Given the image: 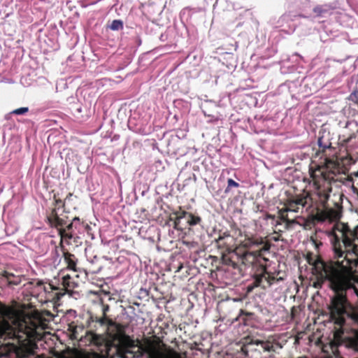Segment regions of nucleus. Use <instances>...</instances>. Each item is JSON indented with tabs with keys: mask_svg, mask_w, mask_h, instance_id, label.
<instances>
[{
	"mask_svg": "<svg viewBox=\"0 0 358 358\" xmlns=\"http://www.w3.org/2000/svg\"><path fill=\"white\" fill-rule=\"evenodd\" d=\"M349 346L358 351V331L354 334V336L349 341Z\"/></svg>",
	"mask_w": 358,
	"mask_h": 358,
	"instance_id": "8",
	"label": "nucleus"
},
{
	"mask_svg": "<svg viewBox=\"0 0 358 358\" xmlns=\"http://www.w3.org/2000/svg\"><path fill=\"white\" fill-rule=\"evenodd\" d=\"M28 110L29 108L27 107H21L13 110L12 113L15 115H22L26 113Z\"/></svg>",
	"mask_w": 358,
	"mask_h": 358,
	"instance_id": "12",
	"label": "nucleus"
},
{
	"mask_svg": "<svg viewBox=\"0 0 358 358\" xmlns=\"http://www.w3.org/2000/svg\"><path fill=\"white\" fill-rule=\"evenodd\" d=\"M318 143L320 145H321V139L320 138L318 140Z\"/></svg>",
	"mask_w": 358,
	"mask_h": 358,
	"instance_id": "20",
	"label": "nucleus"
},
{
	"mask_svg": "<svg viewBox=\"0 0 358 358\" xmlns=\"http://www.w3.org/2000/svg\"><path fill=\"white\" fill-rule=\"evenodd\" d=\"M299 210V207L298 206H296V203L291 201L289 202L284 208V211L289 213V212H294L296 213Z\"/></svg>",
	"mask_w": 358,
	"mask_h": 358,
	"instance_id": "9",
	"label": "nucleus"
},
{
	"mask_svg": "<svg viewBox=\"0 0 358 358\" xmlns=\"http://www.w3.org/2000/svg\"><path fill=\"white\" fill-rule=\"evenodd\" d=\"M349 100L358 104V92H352L349 96Z\"/></svg>",
	"mask_w": 358,
	"mask_h": 358,
	"instance_id": "14",
	"label": "nucleus"
},
{
	"mask_svg": "<svg viewBox=\"0 0 358 358\" xmlns=\"http://www.w3.org/2000/svg\"><path fill=\"white\" fill-rule=\"evenodd\" d=\"M329 311L331 317L338 325L344 324L346 319L358 324V308L350 305L343 293H336L331 298Z\"/></svg>",
	"mask_w": 358,
	"mask_h": 358,
	"instance_id": "3",
	"label": "nucleus"
},
{
	"mask_svg": "<svg viewBox=\"0 0 358 358\" xmlns=\"http://www.w3.org/2000/svg\"><path fill=\"white\" fill-rule=\"evenodd\" d=\"M85 358H89V357H85Z\"/></svg>",
	"mask_w": 358,
	"mask_h": 358,
	"instance_id": "21",
	"label": "nucleus"
},
{
	"mask_svg": "<svg viewBox=\"0 0 358 358\" xmlns=\"http://www.w3.org/2000/svg\"><path fill=\"white\" fill-rule=\"evenodd\" d=\"M108 322H112L110 320L106 319V317H102L99 320V322L103 326L108 327Z\"/></svg>",
	"mask_w": 358,
	"mask_h": 358,
	"instance_id": "16",
	"label": "nucleus"
},
{
	"mask_svg": "<svg viewBox=\"0 0 358 358\" xmlns=\"http://www.w3.org/2000/svg\"><path fill=\"white\" fill-rule=\"evenodd\" d=\"M185 215H187L188 216L187 222L189 225H196L201 221V218L199 217L194 216L192 214H187V213L184 212L183 216H185Z\"/></svg>",
	"mask_w": 358,
	"mask_h": 358,
	"instance_id": "7",
	"label": "nucleus"
},
{
	"mask_svg": "<svg viewBox=\"0 0 358 358\" xmlns=\"http://www.w3.org/2000/svg\"><path fill=\"white\" fill-rule=\"evenodd\" d=\"M170 355L171 356L172 358H183L182 357L180 353L178 352L175 350L174 352H171Z\"/></svg>",
	"mask_w": 358,
	"mask_h": 358,
	"instance_id": "17",
	"label": "nucleus"
},
{
	"mask_svg": "<svg viewBox=\"0 0 358 358\" xmlns=\"http://www.w3.org/2000/svg\"><path fill=\"white\" fill-rule=\"evenodd\" d=\"M86 338L96 345H101L104 340L102 336L92 332L87 333L86 335Z\"/></svg>",
	"mask_w": 358,
	"mask_h": 358,
	"instance_id": "6",
	"label": "nucleus"
},
{
	"mask_svg": "<svg viewBox=\"0 0 358 358\" xmlns=\"http://www.w3.org/2000/svg\"><path fill=\"white\" fill-rule=\"evenodd\" d=\"M257 344H261L263 347V348L266 350V351H269L271 346V345L268 343H264L263 341H257Z\"/></svg>",
	"mask_w": 358,
	"mask_h": 358,
	"instance_id": "15",
	"label": "nucleus"
},
{
	"mask_svg": "<svg viewBox=\"0 0 358 358\" xmlns=\"http://www.w3.org/2000/svg\"><path fill=\"white\" fill-rule=\"evenodd\" d=\"M293 202L296 203V206H298L300 208H303L306 205V199L305 198H300L297 199L295 201H292Z\"/></svg>",
	"mask_w": 358,
	"mask_h": 358,
	"instance_id": "13",
	"label": "nucleus"
},
{
	"mask_svg": "<svg viewBox=\"0 0 358 358\" xmlns=\"http://www.w3.org/2000/svg\"><path fill=\"white\" fill-rule=\"evenodd\" d=\"M123 27V23L120 20H115L112 22L111 24L110 25V29L113 31H117L120 29H122Z\"/></svg>",
	"mask_w": 358,
	"mask_h": 358,
	"instance_id": "10",
	"label": "nucleus"
},
{
	"mask_svg": "<svg viewBox=\"0 0 358 358\" xmlns=\"http://www.w3.org/2000/svg\"><path fill=\"white\" fill-rule=\"evenodd\" d=\"M227 183H228V185H227V189H225V192H228L229 191V188L231 187H238L239 186L238 183L236 182V181H234L231 178L228 179Z\"/></svg>",
	"mask_w": 358,
	"mask_h": 358,
	"instance_id": "11",
	"label": "nucleus"
},
{
	"mask_svg": "<svg viewBox=\"0 0 358 358\" xmlns=\"http://www.w3.org/2000/svg\"><path fill=\"white\" fill-rule=\"evenodd\" d=\"M70 278V276L69 275H66L63 277V282L66 283V280Z\"/></svg>",
	"mask_w": 358,
	"mask_h": 358,
	"instance_id": "18",
	"label": "nucleus"
},
{
	"mask_svg": "<svg viewBox=\"0 0 358 358\" xmlns=\"http://www.w3.org/2000/svg\"><path fill=\"white\" fill-rule=\"evenodd\" d=\"M55 219H56L57 224H59V219L57 217H56Z\"/></svg>",
	"mask_w": 358,
	"mask_h": 358,
	"instance_id": "19",
	"label": "nucleus"
},
{
	"mask_svg": "<svg viewBox=\"0 0 358 358\" xmlns=\"http://www.w3.org/2000/svg\"><path fill=\"white\" fill-rule=\"evenodd\" d=\"M341 217V211L338 206L335 208H325L318 210L315 215V219L320 222H335Z\"/></svg>",
	"mask_w": 358,
	"mask_h": 358,
	"instance_id": "5",
	"label": "nucleus"
},
{
	"mask_svg": "<svg viewBox=\"0 0 358 358\" xmlns=\"http://www.w3.org/2000/svg\"><path fill=\"white\" fill-rule=\"evenodd\" d=\"M0 315L3 320L0 321V332L17 336L22 333L27 337H33L38 334L41 322L36 315H27L23 312L13 309L0 303ZM18 336H20L18 335Z\"/></svg>",
	"mask_w": 358,
	"mask_h": 358,
	"instance_id": "2",
	"label": "nucleus"
},
{
	"mask_svg": "<svg viewBox=\"0 0 358 358\" xmlns=\"http://www.w3.org/2000/svg\"><path fill=\"white\" fill-rule=\"evenodd\" d=\"M333 245L335 262L324 263L317 256L308 255V263L317 278V287L324 282L335 292H343L352 288L358 296V272L354 268L358 265V238L355 229H351L343 222H337L329 233Z\"/></svg>",
	"mask_w": 358,
	"mask_h": 358,
	"instance_id": "1",
	"label": "nucleus"
},
{
	"mask_svg": "<svg viewBox=\"0 0 358 358\" xmlns=\"http://www.w3.org/2000/svg\"><path fill=\"white\" fill-rule=\"evenodd\" d=\"M106 338L107 345L120 348L122 345H131V341L122 333V327L113 322H108Z\"/></svg>",
	"mask_w": 358,
	"mask_h": 358,
	"instance_id": "4",
	"label": "nucleus"
}]
</instances>
